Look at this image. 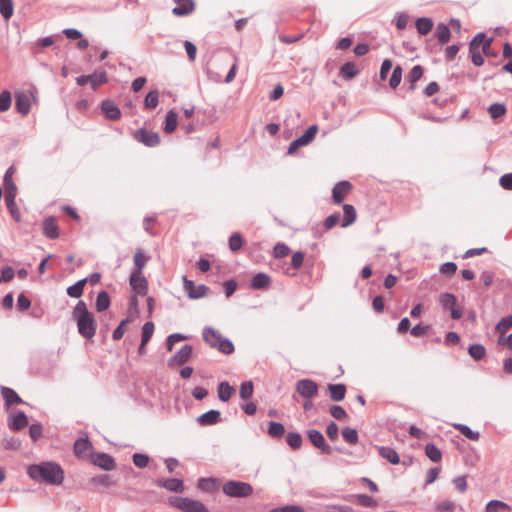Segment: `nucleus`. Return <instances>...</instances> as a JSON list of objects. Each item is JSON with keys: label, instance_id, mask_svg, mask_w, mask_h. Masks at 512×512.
<instances>
[{"label": "nucleus", "instance_id": "64", "mask_svg": "<svg viewBox=\"0 0 512 512\" xmlns=\"http://www.w3.org/2000/svg\"><path fill=\"white\" fill-rule=\"evenodd\" d=\"M499 181L503 189L512 190V173L504 174Z\"/></svg>", "mask_w": 512, "mask_h": 512}, {"label": "nucleus", "instance_id": "59", "mask_svg": "<svg viewBox=\"0 0 512 512\" xmlns=\"http://www.w3.org/2000/svg\"><path fill=\"white\" fill-rule=\"evenodd\" d=\"M133 462H134L135 466H137L139 468H144L149 463V457L145 454L136 453L133 455Z\"/></svg>", "mask_w": 512, "mask_h": 512}, {"label": "nucleus", "instance_id": "17", "mask_svg": "<svg viewBox=\"0 0 512 512\" xmlns=\"http://www.w3.org/2000/svg\"><path fill=\"white\" fill-rule=\"evenodd\" d=\"M157 485L169 491L182 492L184 490L183 481L177 478L159 479Z\"/></svg>", "mask_w": 512, "mask_h": 512}, {"label": "nucleus", "instance_id": "51", "mask_svg": "<svg viewBox=\"0 0 512 512\" xmlns=\"http://www.w3.org/2000/svg\"><path fill=\"white\" fill-rule=\"evenodd\" d=\"M239 394L242 399H249L253 394V383L251 381L243 382Z\"/></svg>", "mask_w": 512, "mask_h": 512}, {"label": "nucleus", "instance_id": "48", "mask_svg": "<svg viewBox=\"0 0 512 512\" xmlns=\"http://www.w3.org/2000/svg\"><path fill=\"white\" fill-rule=\"evenodd\" d=\"M422 75H423V68L420 65H416L411 69V71L408 75V79L412 84L411 89L415 88L414 84L422 77Z\"/></svg>", "mask_w": 512, "mask_h": 512}, {"label": "nucleus", "instance_id": "11", "mask_svg": "<svg viewBox=\"0 0 512 512\" xmlns=\"http://www.w3.org/2000/svg\"><path fill=\"white\" fill-rule=\"evenodd\" d=\"M352 185L349 181H341L337 183L332 191L333 201L337 204L343 202L345 197L350 193Z\"/></svg>", "mask_w": 512, "mask_h": 512}, {"label": "nucleus", "instance_id": "1", "mask_svg": "<svg viewBox=\"0 0 512 512\" xmlns=\"http://www.w3.org/2000/svg\"><path fill=\"white\" fill-rule=\"evenodd\" d=\"M29 477L35 481H43L52 485H60L64 480V471L55 462H42L27 468Z\"/></svg>", "mask_w": 512, "mask_h": 512}, {"label": "nucleus", "instance_id": "44", "mask_svg": "<svg viewBox=\"0 0 512 512\" xmlns=\"http://www.w3.org/2000/svg\"><path fill=\"white\" fill-rule=\"evenodd\" d=\"M440 302L444 309L452 310L456 306V297L450 293H444L440 296Z\"/></svg>", "mask_w": 512, "mask_h": 512}, {"label": "nucleus", "instance_id": "50", "mask_svg": "<svg viewBox=\"0 0 512 512\" xmlns=\"http://www.w3.org/2000/svg\"><path fill=\"white\" fill-rule=\"evenodd\" d=\"M89 449V442L87 439L80 438L74 443V452L76 455L85 454Z\"/></svg>", "mask_w": 512, "mask_h": 512}, {"label": "nucleus", "instance_id": "12", "mask_svg": "<svg viewBox=\"0 0 512 512\" xmlns=\"http://www.w3.org/2000/svg\"><path fill=\"white\" fill-rule=\"evenodd\" d=\"M136 139L148 147H154L160 143V137L156 132L143 128L137 132Z\"/></svg>", "mask_w": 512, "mask_h": 512}, {"label": "nucleus", "instance_id": "56", "mask_svg": "<svg viewBox=\"0 0 512 512\" xmlns=\"http://www.w3.org/2000/svg\"><path fill=\"white\" fill-rule=\"evenodd\" d=\"M11 106V94L4 91L0 94V112L7 111Z\"/></svg>", "mask_w": 512, "mask_h": 512}, {"label": "nucleus", "instance_id": "21", "mask_svg": "<svg viewBox=\"0 0 512 512\" xmlns=\"http://www.w3.org/2000/svg\"><path fill=\"white\" fill-rule=\"evenodd\" d=\"M94 463L105 470H112L115 468V461L113 457L105 453L97 454L94 459Z\"/></svg>", "mask_w": 512, "mask_h": 512}, {"label": "nucleus", "instance_id": "32", "mask_svg": "<svg viewBox=\"0 0 512 512\" xmlns=\"http://www.w3.org/2000/svg\"><path fill=\"white\" fill-rule=\"evenodd\" d=\"M425 454L432 462L435 463L440 462L442 459V452L440 449L431 443L425 446Z\"/></svg>", "mask_w": 512, "mask_h": 512}, {"label": "nucleus", "instance_id": "14", "mask_svg": "<svg viewBox=\"0 0 512 512\" xmlns=\"http://www.w3.org/2000/svg\"><path fill=\"white\" fill-rule=\"evenodd\" d=\"M28 424L27 416L24 412L18 411L11 415L8 419V426L13 431H18Z\"/></svg>", "mask_w": 512, "mask_h": 512}, {"label": "nucleus", "instance_id": "49", "mask_svg": "<svg viewBox=\"0 0 512 512\" xmlns=\"http://www.w3.org/2000/svg\"><path fill=\"white\" fill-rule=\"evenodd\" d=\"M402 79V68L400 66H396L392 72L391 78L389 80V85L391 88L395 89L399 86Z\"/></svg>", "mask_w": 512, "mask_h": 512}, {"label": "nucleus", "instance_id": "20", "mask_svg": "<svg viewBox=\"0 0 512 512\" xmlns=\"http://www.w3.org/2000/svg\"><path fill=\"white\" fill-rule=\"evenodd\" d=\"M43 233L50 239H56L59 236L58 227L53 217L45 219L43 224Z\"/></svg>", "mask_w": 512, "mask_h": 512}, {"label": "nucleus", "instance_id": "53", "mask_svg": "<svg viewBox=\"0 0 512 512\" xmlns=\"http://www.w3.org/2000/svg\"><path fill=\"white\" fill-rule=\"evenodd\" d=\"M512 327V316H506L502 318L496 325V330L501 334L505 333L508 329Z\"/></svg>", "mask_w": 512, "mask_h": 512}, {"label": "nucleus", "instance_id": "38", "mask_svg": "<svg viewBox=\"0 0 512 512\" xmlns=\"http://www.w3.org/2000/svg\"><path fill=\"white\" fill-rule=\"evenodd\" d=\"M454 427L469 440L477 441L479 439V433L464 424H455Z\"/></svg>", "mask_w": 512, "mask_h": 512}, {"label": "nucleus", "instance_id": "54", "mask_svg": "<svg viewBox=\"0 0 512 512\" xmlns=\"http://www.w3.org/2000/svg\"><path fill=\"white\" fill-rule=\"evenodd\" d=\"M243 245L242 237L239 233H234L229 238V248L232 251H238Z\"/></svg>", "mask_w": 512, "mask_h": 512}, {"label": "nucleus", "instance_id": "47", "mask_svg": "<svg viewBox=\"0 0 512 512\" xmlns=\"http://www.w3.org/2000/svg\"><path fill=\"white\" fill-rule=\"evenodd\" d=\"M488 111L490 113V116L493 119H496V118H498V117H500V116H502V115H504L506 113V107H505L504 104L493 103L488 108Z\"/></svg>", "mask_w": 512, "mask_h": 512}, {"label": "nucleus", "instance_id": "15", "mask_svg": "<svg viewBox=\"0 0 512 512\" xmlns=\"http://www.w3.org/2000/svg\"><path fill=\"white\" fill-rule=\"evenodd\" d=\"M176 6L172 13L176 16H186L193 12L195 4L192 0H174Z\"/></svg>", "mask_w": 512, "mask_h": 512}, {"label": "nucleus", "instance_id": "28", "mask_svg": "<svg viewBox=\"0 0 512 512\" xmlns=\"http://www.w3.org/2000/svg\"><path fill=\"white\" fill-rule=\"evenodd\" d=\"M416 28L420 35H426L433 28V21L428 17L418 18L416 20Z\"/></svg>", "mask_w": 512, "mask_h": 512}, {"label": "nucleus", "instance_id": "61", "mask_svg": "<svg viewBox=\"0 0 512 512\" xmlns=\"http://www.w3.org/2000/svg\"><path fill=\"white\" fill-rule=\"evenodd\" d=\"M357 501L359 504H361L364 507H375L376 506V501L372 497L365 495V494L357 495Z\"/></svg>", "mask_w": 512, "mask_h": 512}, {"label": "nucleus", "instance_id": "57", "mask_svg": "<svg viewBox=\"0 0 512 512\" xmlns=\"http://www.w3.org/2000/svg\"><path fill=\"white\" fill-rule=\"evenodd\" d=\"M317 130V126L312 125L305 131V133L302 136H300V138L304 141L306 145H308L315 138Z\"/></svg>", "mask_w": 512, "mask_h": 512}, {"label": "nucleus", "instance_id": "31", "mask_svg": "<svg viewBox=\"0 0 512 512\" xmlns=\"http://www.w3.org/2000/svg\"><path fill=\"white\" fill-rule=\"evenodd\" d=\"M87 282V278L81 279L75 284L67 288V294L72 298H79L83 294L84 285Z\"/></svg>", "mask_w": 512, "mask_h": 512}, {"label": "nucleus", "instance_id": "18", "mask_svg": "<svg viewBox=\"0 0 512 512\" xmlns=\"http://www.w3.org/2000/svg\"><path fill=\"white\" fill-rule=\"evenodd\" d=\"M101 108L105 116L110 120H116L121 115L120 109L110 100H104Z\"/></svg>", "mask_w": 512, "mask_h": 512}, {"label": "nucleus", "instance_id": "34", "mask_svg": "<svg viewBox=\"0 0 512 512\" xmlns=\"http://www.w3.org/2000/svg\"><path fill=\"white\" fill-rule=\"evenodd\" d=\"M436 36L440 44H446L450 39V30L445 24H438L436 29Z\"/></svg>", "mask_w": 512, "mask_h": 512}, {"label": "nucleus", "instance_id": "19", "mask_svg": "<svg viewBox=\"0 0 512 512\" xmlns=\"http://www.w3.org/2000/svg\"><path fill=\"white\" fill-rule=\"evenodd\" d=\"M16 110L22 115H26L30 111V97L25 93H18L16 95Z\"/></svg>", "mask_w": 512, "mask_h": 512}, {"label": "nucleus", "instance_id": "8", "mask_svg": "<svg viewBox=\"0 0 512 512\" xmlns=\"http://www.w3.org/2000/svg\"><path fill=\"white\" fill-rule=\"evenodd\" d=\"M17 194V187L15 184H11L10 188L5 190V202L6 206L11 213L12 217L16 221H20V212L16 206L15 198Z\"/></svg>", "mask_w": 512, "mask_h": 512}, {"label": "nucleus", "instance_id": "10", "mask_svg": "<svg viewBox=\"0 0 512 512\" xmlns=\"http://www.w3.org/2000/svg\"><path fill=\"white\" fill-rule=\"evenodd\" d=\"M193 348L191 345H184L169 361L168 365L173 366H181L185 364L192 355Z\"/></svg>", "mask_w": 512, "mask_h": 512}, {"label": "nucleus", "instance_id": "35", "mask_svg": "<svg viewBox=\"0 0 512 512\" xmlns=\"http://www.w3.org/2000/svg\"><path fill=\"white\" fill-rule=\"evenodd\" d=\"M110 306V297L106 291H102L98 294L96 299V309L102 312Z\"/></svg>", "mask_w": 512, "mask_h": 512}, {"label": "nucleus", "instance_id": "7", "mask_svg": "<svg viewBox=\"0 0 512 512\" xmlns=\"http://www.w3.org/2000/svg\"><path fill=\"white\" fill-rule=\"evenodd\" d=\"M296 391L304 398L311 399L317 395L318 385L310 379H302L296 383Z\"/></svg>", "mask_w": 512, "mask_h": 512}, {"label": "nucleus", "instance_id": "33", "mask_svg": "<svg viewBox=\"0 0 512 512\" xmlns=\"http://www.w3.org/2000/svg\"><path fill=\"white\" fill-rule=\"evenodd\" d=\"M14 12V5L12 0H0V14L5 20L11 18Z\"/></svg>", "mask_w": 512, "mask_h": 512}, {"label": "nucleus", "instance_id": "2", "mask_svg": "<svg viewBox=\"0 0 512 512\" xmlns=\"http://www.w3.org/2000/svg\"><path fill=\"white\" fill-rule=\"evenodd\" d=\"M73 316L77 320L78 332L85 338H92L96 333V323L86 304L79 301L73 310Z\"/></svg>", "mask_w": 512, "mask_h": 512}, {"label": "nucleus", "instance_id": "37", "mask_svg": "<svg viewBox=\"0 0 512 512\" xmlns=\"http://www.w3.org/2000/svg\"><path fill=\"white\" fill-rule=\"evenodd\" d=\"M177 127V114L174 111H169L166 115L164 131L172 133Z\"/></svg>", "mask_w": 512, "mask_h": 512}, {"label": "nucleus", "instance_id": "29", "mask_svg": "<svg viewBox=\"0 0 512 512\" xmlns=\"http://www.w3.org/2000/svg\"><path fill=\"white\" fill-rule=\"evenodd\" d=\"M89 84L93 89H96L99 85L107 82V74L105 71H95L91 75H87Z\"/></svg>", "mask_w": 512, "mask_h": 512}, {"label": "nucleus", "instance_id": "60", "mask_svg": "<svg viewBox=\"0 0 512 512\" xmlns=\"http://www.w3.org/2000/svg\"><path fill=\"white\" fill-rule=\"evenodd\" d=\"M455 508V504L452 501L446 500L435 505L437 512H452Z\"/></svg>", "mask_w": 512, "mask_h": 512}, {"label": "nucleus", "instance_id": "41", "mask_svg": "<svg viewBox=\"0 0 512 512\" xmlns=\"http://www.w3.org/2000/svg\"><path fill=\"white\" fill-rule=\"evenodd\" d=\"M267 432L271 437L279 438V437L283 436V434L285 432V428H284L283 424H281L279 422L271 421V422H269V427H268Z\"/></svg>", "mask_w": 512, "mask_h": 512}, {"label": "nucleus", "instance_id": "13", "mask_svg": "<svg viewBox=\"0 0 512 512\" xmlns=\"http://www.w3.org/2000/svg\"><path fill=\"white\" fill-rule=\"evenodd\" d=\"M130 285L139 295L147 293V280L142 276V272L134 271L130 276Z\"/></svg>", "mask_w": 512, "mask_h": 512}, {"label": "nucleus", "instance_id": "3", "mask_svg": "<svg viewBox=\"0 0 512 512\" xmlns=\"http://www.w3.org/2000/svg\"><path fill=\"white\" fill-rule=\"evenodd\" d=\"M203 339L211 347L217 348L224 354H231L234 351L233 343L229 339L223 338L218 331L211 327L204 328Z\"/></svg>", "mask_w": 512, "mask_h": 512}, {"label": "nucleus", "instance_id": "52", "mask_svg": "<svg viewBox=\"0 0 512 512\" xmlns=\"http://www.w3.org/2000/svg\"><path fill=\"white\" fill-rule=\"evenodd\" d=\"M154 332V324L152 322H146L142 328V339L143 344H147L151 339Z\"/></svg>", "mask_w": 512, "mask_h": 512}, {"label": "nucleus", "instance_id": "55", "mask_svg": "<svg viewBox=\"0 0 512 512\" xmlns=\"http://www.w3.org/2000/svg\"><path fill=\"white\" fill-rule=\"evenodd\" d=\"M290 252V248L284 243H277L273 249V255L276 258H283Z\"/></svg>", "mask_w": 512, "mask_h": 512}, {"label": "nucleus", "instance_id": "26", "mask_svg": "<svg viewBox=\"0 0 512 512\" xmlns=\"http://www.w3.org/2000/svg\"><path fill=\"white\" fill-rule=\"evenodd\" d=\"M270 283V277L267 274L260 272L253 277L251 286L254 289H264L267 288Z\"/></svg>", "mask_w": 512, "mask_h": 512}, {"label": "nucleus", "instance_id": "25", "mask_svg": "<svg viewBox=\"0 0 512 512\" xmlns=\"http://www.w3.org/2000/svg\"><path fill=\"white\" fill-rule=\"evenodd\" d=\"M328 390L333 401H341L345 397L346 388L344 384H329Z\"/></svg>", "mask_w": 512, "mask_h": 512}, {"label": "nucleus", "instance_id": "42", "mask_svg": "<svg viewBox=\"0 0 512 512\" xmlns=\"http://www.w3.org/2000/svg\"><path fill=\"white\" fill-rule=\"evenodd\" d=\"M217 487V481L214 478H200L198 480V488L210 492L215 490Z\"/></svg>", "mask_w": 512, "mask_h": 512}, {"label": "nucleus", "instance_id": "62", "mask_svg": "<svg viewBox=\"0 0 512 512\" xmlns=\"http://www.w3.org/2000/svg\"><path fill=\"white\" fill-rule=\"evenodd\" d=\"M184 47H185V50H186L189 60L194 61L196 58V54H197L196 46L192 42L186 40L184 42Z\"/></svg>", "mask_w": 512, "mask_h": 512}, {"label": "nucleus", "instance_id": "4", "mask_svg": "<svg viewBox=\"0 0 512 512\" xmlns=\"http://www.w3.org/2000/svg\"><path fill=\"white\" fill-rule=\"evenodd\" d=\"M169 502L183 512H209L202 502L187 497H170Z\"/></svg>", "mask_w": 512, "mask_h": 512}, {"label": "nucleus", "instance_id": "5", "mask_svg": "<svg viewBox=\"0 0 512 512\" xmlns=\"http://www.w3.org/2000/svg\"><path fill=\"white\" fill-rule=\"evenodd\" d=\"M223 492L229 497L241 498L250 496L253 488L247 482L231 480L223 485Z\"/></svg>", "mask_w": 512, "mask_h": 512}, {"label": "nucleus", "instance_id": "30", "mask_svg": "<svg viewBox=\"0 0 512 512\" xmlns=\"http://www.w3.org/2000/svg\"><path fill=\"white\" fill-rule=\"evenodd\" d=\"M234 392V389L228 382H221L218 386V397L221 401L227 402Z\"/></svg>", "mask_w": 512, "mask_h": 512}, {"label": "nucleus", "instance_id": "46", "mask_svg": "<svg viewBox=\"0 0 512 512\" xmlns=\"http://www.w3.org/2000/svg\"><path fill=\"white\" fill-rule=\"evenodd\" d=\"M287 444L292 449H298L302 445V437L299 433L290 432L287 434Z\"/></svg>", "mask_w": 512, "mask_h": 512}, {"label": "nucleus", "instance_id": "27", "mask_svg": "<svg viewBox=\"0 0 512 512\" xmlns=\"http://www.w3.org/2000/svg\"><path fill=\"white\" fill-rule=\"evenodd\" d=\"M379 454L381 455L382 458L386 459L391 464L396 465L400 462V458H399L397 452L390 447H384V446L380 447Z\"/></svg>", "mask_w": 512, "mask_h": 512}, {"label": "nucleus", "instance_id": "22", "mask_svg": "<svg viewBox=\"0 0 512 512\" xmlns=\"http://www.w3.org/2000/svg\"><path fill=\"white\" fill-rule=\"evenodd\" d=\"M1 394L3 399L5 400V404L10 406L12 404L23 403L22 399L18 396V394L11 388L2 387Z\"/></svg>", "mask_w": 512, "mask_h": 512}, {"label": "nucleus", "instance_id": "36", "mask_svg": "<svg viewBox=\"0 0 512 512\" xmlns=\"http://www.w3.org/2000/svg\"><path fill=\"white\" fill-rule=\"evenodd\" d=\"M340 72L344 78L351 79L358 74L359 70L353 62H347L341 67Z\"/></svg>", "mask_w": 512, "mask_h": 512}, {"label": "nucleus", "instance_id": "39", "mask_svg": "<svg viewBox=\"0 0 512 512\" xmlns=\"http://www.w3.org/2000/svg\"><path fill=\"white\" fill-rule=\"evenodd\" d=\"M159 103V92L157 90L150 91L144 100V105L147 109H154Z\"/></svg>", "mask_w": 512, "mask_h": 512}, {"label": "nucleus", "instance_id": "9", "mask_svg": "<svg viewBox=\"0 0 512 512\" xmlns=\"http://www.w3.org/2000/svg\"><path fill=\"white\" fill-rule=\"evenodd\" d=\"M307 435L311 443L316 448L320 449L323 453L331 454L332 449L329 445L326 444L325 439L320 431L311 429L308 430Z\"/></svg>", "mask_w": 512, "mask_h": 512}, {"label": "nucleus", "instance_id": "58", "mask_svg": "<svg viewBox=\"0 0 512 512\" xmlns=\"http://www.w3.org/2000/svg\"><path fill=\"white\" fill-rule=\"evenodd\" d=\"M330 414L337 420H343L347 418L346 411L339 405H332L330 407Z\"/></svg>", "mask_w": 512, "mask_h": 512}, {"label": "nucleus", "instance_id": "63", "mask_svg": "<svg viewBox=\"0 0 512 512\" xmlns=\"http://www.w3.org/2000/svg\"><path fill=\"white\" fill-rule=\"evenodd\" d=\"M269 512H304L303 508L297 505H288L280 508H274Z\"/></svg>", "mask_w": 512, "mask_h": 512}, {"label": "nucleus", "instance_id": "23", "mask_svg": "<svg viewBox=\"0 0 512 512\" xmlns=\"http://www.w3.org/2000/svg\"><path fill=\"white\" fill-rule=\"evenodd\" d=\"M511 506L500 500H491L485 505V512H508Z\"/></svg>", "mask_w": 512, "mask_h": 512}, {"label": "nucleus", "instance_id": "24", "mask_svg": "<svg viewBox=\"0 0 512 512\" xmlns=\"http://www.w3.org/2000/svg\"><path fill=\"white\" fill-rule=\"evenodd\" d=\"M344 217L341 223L342 227H347L353 224L356 220V210L350 204L343 205Z\"/></svg>", "mask_w": 512, "mask_h": 512}, {"label": "nucleus", "instance_id": "40", "mask_svg": "<svg viewBox=\"0 0 512 512\" xmlns=\"http://www.w3.org/2000/svg\"><path fill=\"white\" fill-rule=\"evenodd\" d=\"M468 353L475 360H481L485 356L486 349L481 344H472L469 346Z\"/></svg>", "mask_w": 512, "mask_h": 512}, {"label": "nucleus", "instance_id": "43", "mask_svg": "<svg viewBox=\"0 0 512 512\" xmlns=\"http://www.w3.org/2000/svg\"><path fill=\"white\" fill-rule=\"evenodd\" d=\"M148 261V257L145 253L138 249L134 254V264L136 266V271L142 272V269L146 266Z\"/></svg>", "mask_w": 512, "mask_h": 512}, {"label": "nucleus", "instance_id": "16", "mask_svg": "<svg viewBox=\"0 0 512 512\" xmlns=\"http://www.w3.org/2000/svg\"><path fill=\"white\" fill-rule=\"evenodd\" d=\"M221 421V413L218 410H209L197 418V422L202 426L215 425Z\"/></svg>", "mask_w": 512, "mask_h": 512}, {"label": "nucleus", "instance_id": "6", "mask_svg": "<svg viewBox=\"0 0 512 512\" xmlns=\"http://www.w3.org/2000/svg\"><path fill=\"white\" fill-rule=\"evenodd\" d=\"M183 288L190 299H199L207 295L209 288L203 284L195 286L193 281L183 277Z\"/></svg>", "mask_w": 512, "mask_h": 512}, {"label": "nucleus", "instance_id": "45", "mask_svg": "<svg viewBox=\"0 0 512 512\" xmlns=\"http://www.w3.org/2000/svg\"><path fill=\"white\" fill-rule=\"evenodd\" d=\"M341 434L344 440L350 444H356L358 442V433L353 428H344Z\"/></svg>", "mask_w": 512, "mask_h": 512}]
</instances>
